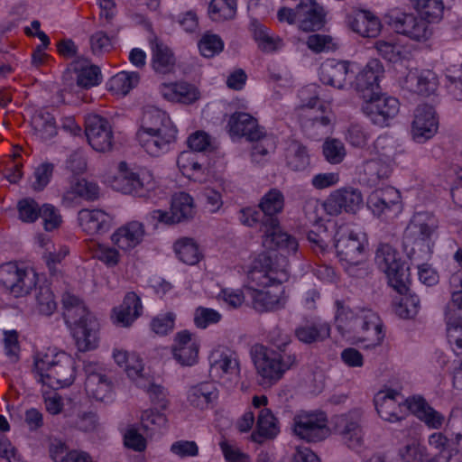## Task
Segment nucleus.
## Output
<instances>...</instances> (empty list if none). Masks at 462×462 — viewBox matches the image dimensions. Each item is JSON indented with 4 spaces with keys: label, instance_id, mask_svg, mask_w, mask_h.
I'll list each match as a JSON object with an SVG mask.
<instances>
[{
    "label": "nucleus",
    "instance_id": "nucleus-1",
    "mask_svg": "<svg viewBox=\"0 0 462 462\" xmlns=\"http://www.w3.org/2000/svg\"><path fill=\"white\" fill-rule=\"evenodd\" d=\"M63 318L69 327L79 351L96 348L98 342V322L85 307L84 303L73 294L62 296Z\"/></svg>",
    "mask_w": 462,
    "mask_h": 462
},
{
    "label": "nucleus",
    "instance_id": "nucleus-2",
    "mask_svg": "<svg viewBox=\"0 0 462 462\" xmlns=\"http://www.w3.org/2000/svg\"><path fill=\"white\" fill-rule=\"evenodd\" d=\"M36 380L52 389L69 386L75 380V361L65 352L48 349L34 360Z\"/></svg>",
    "mask_w": 462,
    "mask_h": 462
},
{
    "label": "nucleus",
    "instance_id": "nucleus-3",
    "mask_svg": "<svg viewBox=\"0 0 462 462\" xmlns=\"http://www.w3.org/2000/svg\"><path fill=\"white\" fill-rule=\"evenodd\" d=\"M253 360L258 382L263 387L275 384L286 371L298 363V357L294 353L276 351L263 346L255 349Z\"/></svg>",
    "mask_w": 462,
    "mask_h": 462
},
{
    "label": "nucleus",
    "instance_id": "nucleus-4",
    "mask_svg": "<svg viewBox=\"0 0 462 462\" xmlns=\"http://www.w3.org/2000/svg\"><path fill=\"white\" fill-rule=\"evenodd\" d=\"M247 277L248 292H250V287L254 288V286L281 285L289 278V262L282 253L280 256L260 254L254 261Z\"/></svg>",
    "mask_w": 462,
    "mask_h": 462
},
{
    "label": "nucleus",
    "instance_id": "nucleus-5",
    "mask_svg": "<svg viewBox=\"0 0 462 462\" xmlns=\"http://www.w3.org/2000/svg\"><path fill=\"white\" fill-rule=\"evenodd\" d=\"M375 264L388 278L389 285L399 294L409 289V267L402 261L399 252L389 244H381L376 249Z\"/></svg>",
    "mask_w": 462,
    "mask_h": 462
},
{
    "label": "nucleus",
    "instance_id": "nucleus-6",
    "mask_svg": "<svg viewBox=\"0 0 462 462\" xmlns=\"http://www.w3.org/2000/svg\"><path fill=\"white\" fill-rule=\"evenodd\" d=\"M384 22L395 32L402 34L412 41L426 42L432 34L429 22L413 14L399 8L389 10L383 16Z\"/></svg>",
    "mask_w": 462,
    "mask_h": 462
},
{
    "label": "nucleus",
    "instance_id": "nucleus-7",
    "mask_svg": "<svg viewBox=\"0 0 462 462\" xmlns=\"http://www.w3.org/2000/svg\"><path fill=\"white\" fill-rule=\"evenodd\" d=\"M438 228V219L429 212H418L411 219L404 232L407 245L417 246L420 250L430 252L431 238Z\"/></svg>",
    "mask_w": 462,
    "mask_h": 462
},
{
    "label": "nucleus",
    "instance_id": "nucleus-8",
    "mask_svg": "<svg viewBox=\"0 0 462 462\" xmlns=\"http://www.w3.org/2000/svg\"><path fill=\"white\" fill-rule=\"evenodd\" d=\"M334 240L336 252L341 262L349 265H357L364 261V237L350 226L346 225L338 226Z\"/></svg>",
    "mask_w": 462,
    "mask_h": 462
},
{
    "label": "nucleus",
    "instance_id": "nucleus-9",
    "mask_svg": "<svg viewBox=\"0 0 462 462\" xmlns=\"http://www.w3.org/2000/svg\"><path fill=\"white\" fill-rule=\"evenodd\" d=\"M327 415L323 411H301L293 418V431L308 442L325 439L328 434Z\"/></svg>",
    "mask_w": 462,
    "mask_h": 462
},
{
    "label": "nucleus",
    "instance_id": "nucleus-10",
    "mask_svg": "<svg viewBox=\"0 0 462 462\" xmlns=\"http://www.w3.org/2000/svg\"><path fill=\"white\" fill-rule=\"evenodd\" d=\"M348 332L355 333L358 341L367 342L366 347L379 346L384 337L379 316L372 310L365 308H358L357 316L350 324Z\"/></svg>",
    "mask_w": 462,
    "mask_h": 462
},
{
    "label": "nucleus",
    "instance_id": "nucleus-11",
    "mask_svg": "<svg viewBox=\"0 0 462 462\" xmlns=\"http://www.w3.org/2000/svg\"><path fill=\"white\" fill-rule=\"evenodd\" d=\"M36 285V273L32 270L19 268L16 263H6L0 266V286L14 297L30 293Z\"/></svg>",
    "mask_w": 462,
    "mask_h": 462
},
{
    "label": "nucleus",
    "instance_id": "nucleus-12",
    "mask_svg": "<svg viewBox=\"0 0 462 462\" xmlns=\"http://www.w3.org/2000/svg\"><path fill=\"white\" fill-rule=\"evenodd\" d=\"M362 422V410L353 409L334 418V430L349 448L358 449L364 445Z\"/></svg>",
    "mask_w": 462,
    "mask_h": 462
},
{
    "label": "nucleus",
    "instance_id": "nucleus-13",
    "mask_svg": "<svg viewBox=\"0 0 462 462\" xmlns=\"http://www.w3.org/2000/svg\"><path fill=\"white\" fill-rule=\"evenodd\" d=\"M194 213L193 199L188 193L180 192L172 197L170 212L152 210L149 213L147 220L154 226L158 223L172 225L192 218Z\"/></svg>",
    "mask_w": 462,
    "mask_h": 462
},
{
    "label": "nucleus",
    "instance_id": "nucleus-14",
    "mask_svg": "<svg viewBox=\"0 0 462 462\" xmlns=\"http://www.w3.org/2000/svg\"><path fill=\"white\" fill-rule=\"evenodd\" d=\"M397 98L381 92L363 102L362 111L373 124L383 127L399 113Z\"/></svg>",
    "mask_w": 462,
    "mask_h": 462
},
{
    "label": "nucleus",
    "instance_id": "nucleus-15",
    "mask_svg": "<svg viewBox=\"0 0 462 462\" xmlns=\"http://www.w3.org/2000/svg\"><path fill=\"white\" fill-rule=\"evenodd\" d=\"M152 176L143 170L134 171L125 162L119 164V172L115 177L113 188L125 194L143 196V190L152 188Z\"/></svg>",
    "mask_w": 462,
    "mask_h": 462
},
{
    "label": "nucleus",
    "instance_id": "nucleus-16",
    "mask_svg": "<svg viewBox=\"0 0 462 462\" xmlns=\"http://www.w3.org/2000/svg\"><path fill=\"white\" fill-rule=\"evenodd\" d=\"M364 204L360 189L346 187L333 191L325 200L324 208L330 216H337L343 212L356 214Z\"/></svg>",
    "mask_w": 462,
    "mask_h": 462
},
{
    "label": "nucleus",
    "instance_id": "nucleus-17",
    "mask_svg": "<svg viewBox=\"0 0 462 462\" xmlns=\"http://www.w3.org/2000/svg\"><path fill=\"white\" fill-rule=\"evenodd\" d=\"M85 133L88 143L94 150L99 152L111 151L114 134L107 119L97 115L88 116Z\"/></svg>",
    "mask_w": 462,
    "mask_h": 462
},
{
    "label": "nucleus",
    "instance_id": "nucleus-18",
    "mask_svg": "<svg viewBox=\"0 0 462 462\" xmlns=\"http://www.w3.org/2000/svg\"><path fill=\"white\" fill-rule=\"evenodd\" d=\"M383 73L382 63L378 60H372L356 76L352 85L364 101L381 92L379 80Z\"/></svg>",
    "mask_w": 462,
    "mask_h": 462
},
{
    "label": "nucleus",
    "instance_id": "nucleus-19",
    "mask_svg": "<svg viewBox=\"0 0 462 462\" xmlns=\"http://www.w3.org/2000/svg\"><path fill=\"white\" fill-rule=\"evenodd\" d=\"M177 128L166 127L155 133L136 134L141 147L151 156L158 157L168 152L177 140Z\"/></svg>",
    "mask_w": 462,
    "mask_h": 462
},
{
    "label": "nucleus",
    "instance_id": "nucleus-20",
    "mask_svg": "<svg viewBox=\"0 0 462 462\" xmlns=\"http://www.w3.org/2000/svg\"><path fill=\"white\" fill-rule=\"evenodd\" d=\"M299 97L302 111L300 121L321 122V118L326 116L329 118V122H332L333 113L328 105L319 100L315 85L302 88L299 91Z\"/></svg>",
    "mask_w": 462,
    "mask_h": 462
},
{
    "label": "nucleus",
    "instance_id": "nucleus-21",
    "mask_svg": "<svg viewBox=\"0 0 462 462\" xmlns=\"http://www.w3.org/2000/svg\"><path fill=\"white\" fill-rule=\"evenodd\" d=\"M350 66V62L346 60H327L319 68V79L325 85L345 89L352 85L355 74Z\"/></svg>",
    "mask_w": 462,
    "mask_h": 462
},
{
    "label": "nucleus",
    "instance_id": "nucleus-22",
    "mask_svg": "<svg viewBox=\"0 0 462 462\" xmlns=\"http://www.w3.org/2000/svg\"><path fill=\"white\" fill-rule=\"evenodd\" d=\"M438 121L433 106L422 104L417 106L411 125L413 139L417 143H424L437 132Z\"/></svg>",
    "mask_w": 462,
    "mask_h": 462
},
{
    "label": "nucleus",
    "instance_id": "nucleus-23",
    "mask_svg": "<svg viewBox=\"0 0 462 462\" xmlns=\"http://www.w3.org/2000/svg\"><path fill=\"white\" fill-rule=\"evenodd\" d=\"M437 75L432 70L411 69L402 81V88L411 93L430 96L438 88Z\"/></svg>",
    "mask_w": 462,
    "mask_h": 462
},
{
    "label": "nucleus",
    "instance_id": "nucleus-24",
    "mask_svg": "<svg viewBox=\"0 0 462 462\" xmlns=\"http://www.w3.org/2000/svg\"><path fill=\"white\" fill-rule=\"evenodd\" d=\"M296 14L299 27L304 32L317 31L324 25V10L315 0H300Z\"/></svg>",
    "mask_w": 462,
    "mask_h": 462
},
{
    "label": "nucleus",
    "instance_id": "nucleus-25",
    "mask_svg": "<svg viewBox=\"0 0 462 462\" xmlns=\"http://www.w3.org/2000/svg\"><path fill=\"white\" fill-rule=\"evenodd\" d=\"M229 132L237 136L245 137L248 141L259 140L264 135L263 128L251 115L244 112L234 113L228 121Z\"/></svg>",
    "mask_w": 462,
    "mask_h": 462
},
{
    "label": "nucleus",
    "instance_id": "nucleus-26",
    "mask_svg": "<svg viewBox=\"0 0 462 462\" xmlns=\"http://www.w3.org/2000/svg\"><path fill=\"white\" fill-rule=\"evenodd\" d=\"M374 402L376 411L383 420L394 422L402 419L400 412L403 399L399 392L393 389L380 391L374 396Z\"/></svg>",
    "mask_w": 462,
    "mask_h": 462
},
{
    "label": "nucleus",
    "instance_id": "nucleus-27",
    "mask_svg": "<svg viewBox=\"0 0 462 462\" xmlns=\"http://www.w3.org/2000/svg\"><path fill=\"white\" fill-rule=\"evenodd\" d=\"M209 360L211 372L217 376H227L229 380L238 378L240 367L236 353L229 349H217L211 353Z\"/></svg>",
    "mask_w": 462,
    "mask_h": 462
},
{
    "label": "nucleus",
    "instance_id": "nucleus-28",
    "mask_svg": "<svg viewBox=\"0 0 462 462\" xmlns=\"http://www.w3.org/2000/svg\"><path fill=\"white\" fill-rule=\"evenodd\" d=\"M172 353L174 358L181 365L191 366L195 365L199 356V345L196 338L187 330L177 333Z\"/></svg>",
    "mask_w": 462,
    "mask_h": 462
},
{
    "label": "nucleus",
    "instance_id": "nucleus-29",
    "mask_svg": "<svg viewBox=\"0 0 462 462\" xmlns=\"http://www.w3.org/2000/svg\"><path fill=\"white\" fill-rule=\"evenodd\" d=\"M78 220L82 230L88 235L106 233L113 224V217L100 209H81Z\"/></svg>",
    "mask_w": 462,
    "mask_h": 462
},
{
    "label": "nucleus",
    "instance_id": "nucleus-30",
    "mask_svg": "<svg viewBox=\"0 0 462 462\" xmlns=\"http://www.w3.org/2000/svg\"><path fill=\"white\" fill-rule=\"evenodd\" d=\"M263 245L270 250H279L282 253L294 254L298 250L299 244L295 237L282 232L280 224L275 227H261Z\"/></svg>",
    "mask_w": 462,
    "mask_h": 462
},
{
    "label": "nucleus",
    "instance_id": "nucleus-31",
    "mask_svg": "<svg viewBox=\"0 0 462 462\" xmlns=\"http://www.w3.org/2000/svg\"><path fill=\"white\" fill-rule=\"evenodd\" d=\"M367 205L377 216L392 210L400 211L401 196L399 191L393 187L376 189L369 196Z\"/></svg>",
    "mask_w": 462,
    "mask_h": 462
},
{
    "label": "nucleus",
    "instance_id": "nucleus-32",
    "mask_svg": "<svg viewBox=\"0 0 462 462\" xmlns=\"http://www.w3.org/2000/svg\"><path fill=\"white\" fill-rule=\"evenodd\" d=\"M284 207V197L277 189H272L261 199L259 208L263 213L262 217V227H275L280 224L277 215Z\"/></svg>",
    "mask_w": 462,
    "mask_h": 462
},
{
    "label": "nucleus",
    "instance_id": "nucleus-33",
    "mask_svg": "<svg viewBox=\"0 0 462 462\" xmlns=\"http://www.w3.org/2000/svg\"><path fill=\"white\" fill-rule=\"evenodd\" d=\"M86 373L85 389L88 394L97 401H104L111 391V383L101 373L97 365L88 364L84 367Z\"/></svg>",
    "mask_w": 462,
    "mask_h": 462
},
{
    "label": "nucleus",
    "instance_id": "nucleus-34",
    "mask_svg": "<svg viewBox=\"0 0 462 462\" xmlns=\"http://www.w3.org/2000/svg\"><path fill=\"white\" fill-rule=\"evenodd\" d=\"M144 234V226L141 222L131 221L113 234L112 241L120 249L128 251L143 241Z\"/></svg>",
    "mask_w": 462,
    "mask_h": 462
},
{
    "label": "nucleus",
    "instance_id": "nucleus-35",
    "mask_svg": "<svg viewBox=\"0 0 462 462\" xmlns=\"http://www.w3.org/2000/svg\"><path fill=\"white\" fill-rule=\"evenodd\" d=\"M143 306L141 299L136 293H126L123 302L113 310L115 322L121 327H130L133 322L141 316Z\"/></svg>",
    "mask_w": 462,
    "mask_h": 462
},
{
    "label": "nucleus",
    "instance_id": "nucleus-36",
    "mask_svg": "<svg viewBox=\"0 0 462 462\" xmlns=\"http://www.w3.org/2000/svg\"><path fill=\"white\" fill-rule=\"evenodd\" d=\"M218 398V389L214 382H202L191 386L187 393L189 405L199 410H205Z\"/></svg>",
    "mask_w": 462,
    "mask_h": 462
},
{
    "label": "nucleus",
    "instance_id": "nucleus-37",
    "mask_svg": "<svg viewBox=\"0 0 462 462\" xmlns=\"http://www.w3.org/2000/svg\"><path fill=\"white\" fill-rule=\"evenodd\" d=\"M248 294L252 300L253 308L259 312L282 309L287 301L283 295V290H280L279 294H277L269 290L264 291L250 287Z\"/></svg>",
    "mask_w": 462,
    "mask_h": 462
},
{
    "label": "nucleus",
    "instance_id": "nucleus-38",
    "mask_svg": "<svg viewBox=\"0 0 462 462\" xmlns=\"http://www.w3.org/2000/svg\"><path fill=\"white\" fill-rule=\"evenodd\" d=\"M429 443L435 448L442 451H453L462 448V425L456 426L454 423H448L443 432H436L430 436Z\"/></svg>",
    "mask_w": 462,
    "mask_h": 462
},
{
    "label": "nucleus",
    "instance_id": "nucleus-39",
    "mask_svg": "<svg viewBox=\"0 0 462 462\" xmlns=\"http://www.w3.org/2000/svg\"><path fill=\"white\" fill-rule=\"evenodd\" d=\"M99 196V187L95 182L88 181L85 179L77 180L71 182L69 188L62 196L63 204L70 207L78 203L79 199L86 200H96Z\"/></svg>",
    "mask_w": 462,
    "mask_h": 462
},
{
    "label": "nucleus",
    "instance_id": "nucleus-40",
    "mask_svg": "<svg viewBox=\"0 0 462 462\" xmlns=\"http://www.w3.org/2000/svg\"><path fill=\"white\" fill-rule=\"evenodd\" d=\"M405 403L407 408L429 427L439 429L442 426L444 416L430 406L424 398L413 396L405 400Z\"/></svg>",
    "mask_w": 462,
    "mask_h": 462
},
{
    "label": "nucleus",
    "instance_id": "nucleus-41",
    "mask_svg": "<svg viewBox=\"0 0 462 462\" xmlns=\"http://www.w3.org/2000/svg\"><path fill=\"white\" fill-rule=\"evenodd\" d=\"M347 23L350 29L362 37H376L382 28L379 19L367 11L348 16Z\"/></svg>",
    "mask_w": 462,
    "mask_h": 462
},
{
    "label": "nucleus",
    "instance_id": "nucleus-42",
    "mask_svg": "<svg viewBox=\"0 0 462 462\" xmlns=\"http://www.w3.org/2000/svg\"><path fill=\"white\" fill-rule=\"evenodd\" d=\"M170 116L162 110L153 106L143 110L141 125L136 134L155 133L166 127H174Z\"/></svg>",
    "mask_w": 462,
    "mask_h": 462
},
{
    "label": "nucleus",
    "instance_id": "nucleus-43",
    "mask_svg": "<svg viewBox=\"0 0 462 462\" xmlns=\"http://www.w3.org/2000/svg\"><path fill=\"white\" fill-rule=\"evenodd\" d=\"M152 48V66L156 73L169 74L174 70L175 57L171 50L162 43L155 40L151 43Z\"/></svg>",
    "mask_w": 462,
    "mask_h": 462
},
{
    "label": "nucleus",
    "instance_id": "nucleus-44",
    "mask_svg": "<svg viewBox=\"0 0 462 462\" xmlns=\"http://www.w3.org/2000/svg\"><path fill=\"white\" fill-rule=\"evenodd\" d=\"M279 427L276 418L269 409H262L259 411L256 429L251 435V439L256 443H263L266 439L276 437Z\"/></svg>",
    "mask_w": 462,
    "mask_h": 462
},
{
    "label": "nucleus",
    "instance_id": "nucleus-45",
    "mask_svg": "<svg viewBox=\"0 0 462 462\" xmlns=\"http://www.w3.org/2000/svg\"><path fill=\"white\" fill-rule=\"evenodd\" d=\"M393 171V164L374 158L364 163L363 166V181L368 186L374 187L382 180L388 179Z\"/></svg>",
    "mask_w": 462,
    "mask_h": 462
},
{
    "label": "nucleus",
    "instance_id": "nucleus-46",
    "mask_svg": "<svg viewBox=\"0 0 462 462\" xmlns=\"http://www.w3.org/2000/svg\"><path fill=\"white\" fill-rule=\"evenodd\" d=\"M295 337L302 343L312 344L323 341L330 336V326L325 322H313L299 326L295 329Z\"/></svg>",
    "mask_w": 462,
    "mask_h": 462
},
{
    "label": "nucleus",
    "instance_id": "nucleus-47",
    "mask_svg": "<svg viewBox=\"0 0 462 462\" xmlns=\"http://www.w3.org/2000/svg\"><path fill=\"white\" fill-rule=\"evenodd\" d=\"M34 134L42 141H47L57 134L54 116L43 110L36 111L31 120Z\"/></svg>",
    "mask_w": 462,
    "mask_h": 462
},
{
    "label": "nucleus",
    "instance_id": "nucleus-48",
    "mask_svg": "<svg viewBox=\"0 0 462 462\" xmlns=\"http://www.w3.org/2000/svg\"><path fill=\"white\" fill-rule=\"evenodd\" d=\"M140 81V74L135 71H121L113 76L108 81L109 90L116 94L126 95L135 88Z\"/></svg>",
    "mask_w": 462,
    "mask_h": 462
},
{
    "label": "nucleus",
    "instance_id": "nucleus-49",
    "mask_svg": "<svg viewBox=\"0 0 462 462\" xmlns=\"http://www.w3.org/2000/svg\"><path fill=\"white\" fill-rule=\"evenodd\" d=\"M77 72V84L83 88L99 85L102 79L100 69L95 65H87L77 61L74 66Z\"/></svg>",
    "mask_w": 462,
    "mask_h": 462
},
{
    "label": "nucleus",
    "instance_id": "nucleus-50",
    "mask_svg": "<svg viewBox=\"0 0 462 462\" xmlns=\"http://www.w3.org/2000/svg\"><path fill=\"white\" fill-rule=\"evenodd\" d=\"M449 291L451 299L445 307V317L461 316L459 311H462V276L460 274L454 273L451 275Z\"/></svg>",
    "mask_w": 462,
    "mask_h": 462
},
{
    "label": "nucleus",
    "instance_id": "nucleus-51",
    "mask_svg": "<svg viewBox=\"0 0 462 462\" xmlns=\"http://www.w3.org/2000/svg\"><path fill=\"white\" fill-rule=\"evenodd\" d=\"M285 156L287 165L293 171H302L310 162L306 147L297 141L289 143Z\"/></svg>",
    "mask_w": 462,
    "mask_h": 462
},
{
    "label": "nucleus",
    "instance_id": "nucleus-52",
    "mask_svg": "<svg viewBox=\"0 0 462 462\" xmlns=\"http://www.w3.org/2000/svg\"><path fill=\"white\" fill-rule=\"evenodd\" d=\"M377 54L389 62H398L407 57L405 48L392 40H379L374 42Z\"/></svg>",
    "mask_w": 462,
    "mask_h": 462
},
{
    "label": "nucleus",
    "instance_id": "nucleus-53",
    "mask_svg": "<svg viewBox=\"0 0 462 462\" xmlns=\"http://www.w3.org/2000/svg\"><path fill=\"white\" fill-rule=\"evenodd\" d=\"M236 0H211L208 15L215 22L231 20L236 14Z\"/></svg>",
    "mask_w": 462,
    "mask_h": 462
},
{
    "label": "nucleus",
    "instance_id": "nucleus-54",
    "mask_svg": "<svg viewBox=\"0 0 462 462\" xmlns=\"http://www.w3.org/2000/svg\"><path fill=\"white\" fill-rule=\"evenodd\" d=\"M174 251L181 262L189 265L199 263L201 255L196 242L188 237L178 240L174 244Z\"/></svg>",
    "mask_w": 462,
    "mask_h": 462
},
{
    "label": "nucleus",
    "instance_id": "nucleus-55",
    "mask_svg": "<svg viewBox=\"0 0 462 462\" xmlns=\"http://www.w3.org/2000/svg\"><path fill=\"white\" fill-rule=\"evenodd\" d=\"M374 147L377 154V159L393 164L395 157L399 152V146L392 136H379L375 140Z\"/></svg>",
    "mask_w": 462,
    "mask_h": 462
},
{
    "label": "nucleus",
    "instance_id": "nucleus-56",
    "mask_svg": "<svg viewBox=\"0 0 462 462\" xmlns=\"http://www.w3.org/2000/svg\"><path fill=\"white\" fill-rule=\"evenodd\" d=\"M411 3L414 9L429 21H439L442 17L444 11L442 0H411Z\"/></svg>",
    "mask_w": 462,
    "mask_h": 462
},
{
    "label": "nucleus",
    "instance_id": "nucleus-57",
    "mask_svg": "<svg viewBox=\"0 0 462 462\" xmlns=\"http://www.w3.org/2000/svg\"><path fill=\"white\" fill-rule=\"evenodd\" d=\"M409 290L401 294L399 302L394 305L395 313L402 319L414 318L420 310V299L415 294H406Z\"/></svg>",
    "mask_w": 462,
    "mask_h": 462
},
{
    "label": "nucleus",
    "instance_id": "nucleus-58",
    "mask_svg": "<svg viewBox=\"0 0 462 462\" xmlns=\"http://www.w3.org/2000/svg\"><path fill=\"white\" fill-rule=\"evenodd\" d=\"M337 307L336 322L337 328L342 332H348L350 324L355 320L358 313V308L350 309L342 300H336Z\"/></svg>",
    "mask_w": 462,
    "mask_h": 462
},
{
    "label": "nucleus",
    "instance_id": "nucleus-59",
    "mask_svg": "<svg viewBox=\"0 0 462 462\" xmlns=\"http://www.w3.org/2000/svg\"><path fill=\"white\" fill-rule=\"evenodd\" d=\"M140 427L136 425H129L124 434V444L126 448L133 449L136 452H143L145 450L147 442L143 435L141 433Z\"/></svg>",
    "mask_w": 462,
    "mask_h": 462
},
{
    "label": "nucleus",
    "instance_id": "nucleus-60",
    "mask_svg": "<svg viewBox=\"0 0 462 462\" xmlns=\"http://www.w3.org/2000/svg\"><path fill=\"white\" fill-rule=\"evenodd\" d=\"M325 159L332 163H340L346 156V149L343 143L337 139H328L322 145Z\"/></svg>",
    "mask_w": 462,
    "mask_h": 462
},
{
    "label": "nucleus",
    "instance_id": "nucleus-61",
    "mask_svg": "<svg viewBox=\"0 0 462 462\" xmlns=\"http://www.w3.org/2000/svg\"><path fill=\"white\" fill-rule=\"evenodd\" d=\"M224 42L217 34H205L199 42L200 53L206 58H212L222 51Z\"/></svg>",
    "mask_w": 462,
    "mask_h": 462
},
{
    "label": "nucleus",
    "instance_id": "nucleus-62",
    "mask_svg": "<svg viewBox=\"0 0 462 462\" xmlns=\"http://www.w3.org/2000/svg\"><path fill=\"white\" fill-rule=\"evenodd\" d=\"M36 301L39 312L45 316L51 315L57 308L54 295L48 286L39 288Z\"/></svg>",
    "mask_w": 462,
    "mask_h": 462
},
{
    "label": "nucleus",
    "instance_id": "nucleus-63",
    "mask_svg": "<svg viewBox=\"0 0 462 462\" xmlns=\"http://www.w3.org/2000/svg\"><path fill=\"white\" fill-rule=\"evenodd\" d=\"M448 342L462 350V316L445 317Z\"/></svg>",
    "mask_w": 462,
    "mask_h": 462
},
{
    "label": "nucleus",
    "instance_id": "nucleus-64",
    "mask_svg": "<svg viewBox=\"0 0 462 462\" xmlns=\"http://www.w3.org/2000/svg\"><path fill=\"white\" fill-rule=\"evenodd\" d=\"M221 314L210 308L198 307L194 312V323L199 328H206L210 325L218 323L221 320Z\"/></svg>",
    "mask_w": 462,
    "mask_h": 462
}]
</instances>
